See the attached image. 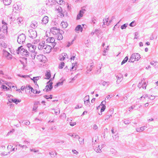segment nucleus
<instances>
[{
	"instance_id": "nucleus-1",
	"label": "nucleus",
	"mask_w": 158,
	"mask_h": 158,
	"mask_svg": "<svg viewBox=\"0 0 158 158\" xmlns=\"http://www.w3.org/2000/svg\"><path fill=\"white\" fill-rule=\"evenodd\" d=\"M26 35L23 33L18 35L17 41L19 44H23L25 42Z\"/></svg>"
},
{
	"instance_id": "nucleus-2",
	"label": "nucleus",
	"mask_w": 158,
	"mask_h": 158,
	"mask_svg": "<svg viewBox=\"0 0 158 158\" xmlns=\"http://www.w3.org/2000/svg\"><path fill=\"white\" fill-rule=\"evenodd\" d=\"M28 36L32 39L35 38L37 36V33L35 29H31L28 31Z\"/></svg>"
},
{
	"instance_id": "nucleus-3",
	"label": "nucleus",
	"mask_w": 158,
	"mask_h": 158,
	"mask_svg": "<svg viewBox=\"0 0 158 158\" xmlns=\"http://www.w3.org/2000/svg\"><path fill=\"white\" fill-rule=\"evenodd\" d=\"M36 58L40 62L43 63H45L47 60L46 56L42 54L37 55Z\"/></svg>"
},
{
	"instance_id": "nucleus-4",
	"label": "nucleus",
	"mask_w": 158,
	"mask_h": 158,
	"mask_svg": "<svg viewBox=\"0 0 158 158\" xmlns=\"http://www.w3.org/2000/svg\"><path fill=\"white\" fill-rule=\"evenodd\" d=\"M52 79H51L47 82L46 87L47 88L46 91H51L53 88V83L51 81Z\"/></svg>"
},
{
	"instance_id": "nucleus-5",
	"label": "nucleus",
	"mask_w": 158,
	"mask_h": 158,
	"mask_svg": "<svg viewBox=\"0 0 158 158\" xmlns=\"http://www.w3.org/2000/svg\"><path fill=\"white\" fill-rule=\"evenodd\" d=\"M27 47L28 48L29 51L31 52L34 51L36 49V46L32 45L31 43H28L26 45Z\"/></svg>"
},
{
	"instance_id": "nucleus-6",
	"label": "nucleus",
	"mask_w": 158,
	"mask_h": 158,
	"mask_svg": "<svg viewBox=\"0 0 158 158\" xmlns=\"http://www.w3.org/2000/svg\"><path fill=\"white\" fill-rule=\"evenodd\" d=\"M85 11V9H81L79 11L78 14H77L76 19L77 20L80 19L83 16V15L84 13V12Z\"/></svg>"
},
{
	"instance_id": "nucleus-7",
	"label": "nucleus",
	"mask_w": 158,
	"mask_h": 158,
	"mask_svg": "<svg viewBox=\"0 0 158 158\" xmlns=\"http://www.w3.org/2000/svg\"><path fill=\"white\" fill-rule=\"evenodd\" d=\"M20 54L23 56H25L26 57L29 56L30 55L29 52L26 49L23 48H22V51H21Z\"/></svg>"
},
{
	"instance_id": "nucleus-8",
	"label": "nucleus",
	"mask_w": 158,
	"mask_h": 158,
	"mask_svg": "<svg viewBox=\"0 0 158 158\" xmlns=\"http://www.w3.org/2000/svg\"><path fill=\"white\" fill-rule=\"evenodd\" d=\"M106 101L105 100L102 101L100 104L98 106L96 107L97 109H106Z\"/></svg>"
},
{
	"instance_id": "nucleus-9",
	"label": "nucleus",
	"mask_w": 158,
	"mask_h": 158,
	"mask_svg": "<svg viewBox=\"0 0 158 158\" xmlns=\"http://www.w3.org/2000/svg\"><path fill=\"white\" fill-rule=\"evenodd\" d=\"M48 18L47 16H45L41 20V23L43 25H46L48 22Z\"/></svg>"
},
{
	"instance_id": "nucleus-10",
	"label": "nucleus",
	"mask_w": 158,
	"mask_h": 158,
	"mask_svg": "<svg viewBox=\"0 0 158 158\" xmlns=\"http://www.w3.org/2000/svg\"><path fill=\"white\" fill-rule=\"evenodd\" d=\"M83 30V27L80 25H77L75 29V31L76 32L78 33L79 31H80L82 32Z\"/></svg>"
},
{
	"instance_id": "nucleus-11",
	"label": "nucleus",
	"mask_w": 158,
	"mask_h": 158,
	"mask_svg": "<svg viewBox=\"0 0 158 158\" xmlns=\"http://www.w3.org/2000/svg\"><path fill=\"white\" fill-rule=\"evenodd\" d=\"M9 101L10 102H14L16 104H17L18 102H21V100L18 99L17 98H10L9 100Z\"/></svg>"
},
{
	"instance_id": "nucleus-12",
	"label": "nucleus",
	"mask_w": 158,
	"mask_h": 158,
	"mask_svg": "<svg viewBox=\"0 0 158 158\" xmlns=\"http://www.w3.org/2000/svg\"><path fill=\"white\" fill-rule=\"evenodd\" d=\"M68 56L66 53H62L61 55H60L59 56V59L60 60H64L65 58L66 57H67V58H68Z\"/></svg>"
},
{
	"instance_id": "nucleus-13",
	"label": "nucleus",
	"mask_w": 158,
	"mask_h": 158,
	"mask_svg": "<svg viewBox=\"0 0 158 158\" xmlns=\"http://www.w3.org/2000/svg\"><path fill=\"white\" fill-rule=\"evenodd\" d=\"M38 26V23L36 21L34 20L31 22V27L33 29H35Z\"/></svg>"
},
{
	"instance_id": "nucleus-14",
	"label": "nucleus",
	"mask_w": 158,
	"mask_h": 158,
	"mask_svg": "<svg viewBox=\"0 0 158 158\" xmlns=\"http://www.w3.org/2000/svg\"><path fill=\"white\" fill-rule=\"evenodd\" d=\"M1 29H2L4 33L7 34L8 33V27L7 25L2 26Z\"/></svg>"
},
{
	"instance_id": "nucleus-15",
	"label": "nucleus",
	"mask_w": 158,
	"mask_h": 158,
	"mask_svg": "<svg viewBox=\"0 0 158 158\" xmlns=\"http://www.w3.org/2000/svg\"><path fill=\"white\" fill-rule=\"evenodd\" d=\"M45 76L46 77V78H45V79L48 80L50 79L51 77V74L50 70H48L46 71L45 74Z\"/></svg>"
},
{
	"instance_id": "nucleus-16",
	"label": "nucleus",
	"mask_w": 158,
	"mask_h": 158,
	"mask_svg": "<svg viewBox=\"0 0 158 158\" xmlns=\"http://www.w3.org/2000/svg\"><path fill=\"white\" fill-rule=\"evenodd\" d=\"M55 29V27H52L50 29V32L54 35H57L58 33V30H56L55 31H53V30Z\"/></svg>"
},
{
	"instance_id": "nucleus-17",
	"label": "nucleus",
	"mask_w": 158,
	"mask_h": 158,
	"mask_svg": "<svg viewBox=\"0 0 158 158\" xmlns=\"http://www.w3.org/2000/svg\"><path fill=\"white\" fill-rule=\"evenodd\" d=\"M116 77L117 78V83L118 84H119L123 79V75L121 74H120L119 76H116Z\"/></svg>"
},
{
	"instance_id": "nucleus-18",
	"label": "nucleus",
	"mask_w": 158,
	"mask_h": 158,
	"mask_svg": "<svg viewBox=\"0 0 158 158\" xmlns=\"http://www.w3.org/2000/svg\"><path fill=\"white\" fill-rule=\"evenodd\" d=\"M46 41L47 43H53L55 42V39L53 37H49L46 39Z\"/></svg>"
},
{
	"instance_id": "nucleus-19",
	"label": "nucleus",
	"mask_w": 158,
	"mask_h": 158,
	"mask_svg": "<svg viewBox=\"0 0 158 158\" xmlns=\"http://www.w3.org/2000/svg\"><path fill=\"white\" fill-rule=\"evenodd\" d=\"M45 42L44 41H42V42H40L38 46V48L40 50H41L43 49V46L44 44H45Z\"/></svg>"
},
{
	"instance_id": "nucleus-20",
	"label": "nucleus",
	"mask_w": 158,
	"mask_h": 158,
	"mask_svg": "<svg viewBox=\"0 0 158 158\" xmlns=\"http://www.w3.org/2000/svg\"><path fill=\"white\" fill-rule=\"evenodd\" d=\"M21 8L20 6H19L17 4H14L13 5V10H14V9L16 10H19L21 9Z\"/></svg>"
},
{
	"instance_id": "nucleus-21",
	"label": "nucleus",
	"mask_w": 158,
	"mask_h": 158,
	"mask_svg": "<svg viewBox=\"0 0 158 158\" xmlns=\"http://www.w3.org/2000/svg\"><path fill=\"white\" fill-rule=\"evenodd\" d=\"M94 66L93 65H91L90 67H87V71L86 72L87 73H89V72L91 71Z\"/></svg>"
},
{
	"instance_id": "nucleus-22",
	"label": "nucleus",
	"mask_w": 158,
	"mask_h": 158,
	"mask_svg": "<svg viewBox=\"0 0 158 158\" xmlns=\"http://www.w3.org/2000/svg\"><path fill=\"white\" fill-rule=\"evenodd\" d=\"M135 55V60L138 61L141 58L140 55L138 53H134Z\"/></svg>"
},
{
	"instance_id": "nucleus-23",
	"label": "nucleus",
	"mask_w": 158,
	"mask_h": 158,
	"mask_svg": "<svg viewBox=\"0 0 158 158\" xmlns=\"http://www.w3.org/2000/svg\"><path fill=\"white\" fill-rule=\"evenodd\" d=\"M3 1L5 5H8L10 4L11 0H3Z\"/></svg>"
},
{
	"instance_id": "nucleus-24",
	"label": "nucleus",
	"mask_w": 158,
	"mask_h": 158,
	"mask_svg": "<svg viewBox=\"0 0 158 158\" xmlns=\"http://www.w3.org/2000/svg\"><path fill=\"white\" fill-rule=\"evenodd\" d=\"M61 25L63 28H65L67 27L68 25L66 22H62L61 23Z\"/></svg>"
},
{
	"instance_id": "nucleus-25",
	"label": "nucleus",
	"mask_w": 158,
	"mask_h": 158,
	"mask_svg": "<svg viewBox=\"0 0 158 158\" xmlns=\"http://www.w3.org/2000/svg\"><path fill=\"white\" fill-rule=\"evenodd\" d=\"M31 92H32L34 94H39L40 92V91H37L36 89L34 90L33 88H32L31 90Z\"/></svg>"
},
{
	"instance_id": "nucleus-26",
	"label": "nucleus",
	"mask_w": 158,
	"mask_h": 158,
	"mask_svg": "<svg viewBox=\"0 0 158 158\" xmlns=\"http://www.w3.org/2000/svg\"><path fill=\"white\" fill-rule=\"evenodd\" d=\"M10 53L5 50L3 51V55L6 58L8 56Z\"/></svg>"
},
{
	"instance_id": "nucleus-27",
	"label": "nucleus",
	"mask_w": 158,
	"mask_h": 158,
	"mask_svg": "<svg viewBox=\"0 0 158 158\" xmlns=\"http://www.w3.org/2000/svg\"><path fill=\"white\" fill-rule=\"evenodd\" d=\"M128 60V57L127 56H126L125 57L123 60L122 61L121 64L122 65L123 64L125 63H126Z\"/></svg>"
},
{
	"instance_id": "nucleus-28",
	"label": "nucleus",
	"mask_w": 158,
	"mask_h": 158,
	"mask_svg": "<svg viewBox=\"0 0 158 158\" xmlns=\"http://www.w3.org/2000/svg\"><path fill=\"white\" fill-rule=\"evenodd\" d=\"M31 57L32 59H34L35 56L36 55V52H35V51H33V52H31Z\"/></svg>"
},
{
	"instance_id": "nucleus-29",
	"label": "nucleus",
	"mask_w": 158,
	"mask_h": 158,
	"mask_svg": "<svg viewBox=\"0 0 158 158\" xmlns=\"http://www.w3.org/2000/svg\"><path fill=\"white\" fill-rule=\"evenodd\" d=\"M150 64L152 65H154L155 68L157 67L156 65L158 67V62H155L154 61H152L150 62Z\"/></svg>"
},
{
	"instance_id": "nucleus-30",
	"label": "nucleus",
	"mask_w": 158,
	"mask_h": 158,
	"mask_svg": "<svg viewBox=\"0 0 158 158\" xmlns=\"http://www.w3.org/2000/svg\"><path fill=\"white\" fill-rule=\"evenodd\" d=\"M65 80V79L63 77H62L60 80V81L58 82V83H59V84L60 85H62L63 84L64 81Z\"/></svg>"
},
{
	"instance_id": "nucleus-31",
	"label": "nucleus",
	"mask_w": 158,
	"mask_h": 158,
	"mask_svg": "<svg viewBox=\"0 0 158 158\" xmlns=\"http://www.w3.org/2000/svg\"><path fill=\"white\" fill-rule=\"evenodd\" d=\"M40 77H33L32 80L33 81L34 83H37L36 81L39 79V78Z\"/></svg>"
},
{
	"instance_id": "nucleus-32",
	"label": "nucleus",
	"mask_w": 158,
	"mask_h": 158,
	"mask_svg": "<svg viewBox=\"0 0 158 158\" xmlns=\"http://www.w3.org/2000/svg\"><path fill=\"white\" fill-rule=\"evenodd\" d=\"M1 88L2 89H5L6 90H10L9 88H8L6 85H2Z\"/></svg>"
},
{
	"instance_id": "nucleus-33",
	"label": "nucleus",
	"mask_w": 158,
	"mask_h": 158,
	"mask_svg": "<svg viewBox=\"0 0 158 158\" xmlns=\"http://www.w3.org/2000/svg\"><path fill=\"white\" fill-rule=\"evenodd\" d=\"M23 47L22 46H21L18 47V49L16 50V52L17 54H19V53H20L21 51H22V47Z\"/></svg>"
},
{
	"instance_id": "nucleus-34",
	"label": "nucleus",
	"mask_w": 158,
	"mask_h": 158,
	"mask_svg": "<svg viewBox=\"0 0 158 158\" xmlns=\"http://www.w3.org/2000/svg\"><path fill=\"white\" fill-rule=\"evenodd\" d=\"M144 127H142L140 128H138L136 129V131L137 132L143 131L144 130Z\"/></svg>"
},
{
	"instance_id": "nucleus-35",
	"label": "nucleus",
	"mask_w": 158,
	"mask_h": 158,
	"mask_svg": "<svg viewBox=\"0 0 158 158\" xmlns=\"http://www.w3.org/2000/svg\"><path fill=\"white\" fill-rule=\"evenodd\" d=\"M68 135H69L70 136L73 137L74 138H75V137H76L77 136H78V139H80L79 136L78 135H76L75 133H73V134L72 135H71V133H69V134H68Z\"/></svg>"
},
{
	"instance_id": "nucleus-36",
	"label": "nucleus",
	"mask_w": 158,
	"mask_h": 158,
	"mask_svg": "<svg viewBox=\"0 0 158 158\" xmlns=\"http://www.w3.org/2000/svg\"><path fill=\"white\" fill-rule=\"evenodd\" d=\"M57 39L58 40H61L63 39V36L62 35L58 34H57Z\"/></svg>"
},
{
	"instance_id": "nucleus-37",
	"label": "nucleus",
	"mask_w": 158,
	"mask_h": 158,
	"mask_svg": "<svg viewBox=\"0 0 158 158\" xmlns=\"http://www.w3.org/2000/svg\"><path fill=\"white\" fill-rule=\"evenodd\" d=\"M94 150L97 152H100L101 151V148L100 147V146L99 145L98 146V147L97 148H96L94 149Z\"/></svg>"
},
{
	"instance_id": "nucleus-38",
	"label": "nucleus",
	"mask_w": 158,
	"mask_h": 158,
	"mask_svg": "<svg viewBox=\"0 0 158 158\" xmlns=\"http://www.w3.org/2000/svg\"><path fill=\"white\" fill-rule=\"evenodd\" d=\"M23 20V19L22 18H18L16 19V20L17 21V22L19 24V23L22 24V22Z\"/></svg>"
},
{
	"instance_id": "nucleus-39",
	"label": "nucleus",
	"mask_w": 158,
	"mask_h": 158,
	"mask_svg": "<svg viewBox=\"0 0 158 158\" xmlns=\"http://www.w3.org/2000/svg\"><path fill=\"white\" fill-rule=\"evenodd\" d=\"M92 23L93 24H96L97 22V18L95 17H94L92 19Z\"/></svg>"
},
{
	"instance_id": "nucleus-40",
	"label": "nucleus",
	"mask_w": 158,
	"mask_h": 158,
	"mask_svg": "<svg viewBox=\"0 0 158 158\" xmlns=\"http://www.w3.org/2000/svg\"><path fill=\"white\" fill-rule=\"evenodd\" d=\"M77 63L76 62V63H72V67L71 68V70H73L74 68H75V70H76V67H75L76 66Z\"/></svg>"
},
{
	"instance_id": "nucleus-41",
	"label": "nucleus",
	"mask_w": 158,
	"mask_h": 158,
	"mask_svg": "<svg viewBox=\"0 0 158 158\" xmlns=\"http://www.w3.org/2000/svg\"><path fill=\"white\" fill-rule=\"evenodd\" d=\"M122 121L126 124H128L130 123V121L129 120L126 119H123Z\"/></svg>"
},
{
	"instance_id": "nucleus-42",
	"label": "nucleus",
	"mask_w": 158,
	"mask_h": 158,
	"mask_svg": "<svg viewBox=\"0 0 158 158\" xmlns=\"http://www.w3.org/2000/svg\"><path fill=\"white\" fill-rule=\"evenodd\" d=\"M128 25V23H126L122 25L121 27V29H125L127 27V26Z\"/></svg>"
},
{
	"instance_id": "nucleus-43",
	"label": "nucleus",
	"mask_w": 158,
	"mask_h": 158,
	"mask_svg": "<svg viewBox=\"0 0 158 158\" xmlns=\"http://www.w3.org/2000/svg\"><path fill=\"white\" fill-rule=\"evenodd\" d=\"M64 64H65L64 62H61L59 66V68L60 69H62L63 67L64 66Z\"/></svg>"
},
{
	"instance_id": "nucleus-44",
	"label": "nucleus",
	"mask_w": 158,
	"mask_h": 158,
	"mask_svg": "<svg viewBox=\"0 0 158 158\" xmlns=\"http://www.w3.org/2000/svg\"><path fill=\"white\" fill-rule=\"evenodd\" d=\"M76 56V54L75 53H73L71 55V57L70 58L71 60H74Z\"/></svg>"
},
{
	"instance_id": "nucleus-45",
	"label": "nucleus",
	"mask_w": 158,
	"mask_h": 158,
	"mask_svg": "<svg viewBox=\"0 0 158 158\" xmlns=\"http://www.w3.org/2000/svg\"><path fill=\"white\" fill-rule=\"evenodd\" d=\"M108 18L109 17H107V18H106V19H103V21L104 25L106 23V24H107V23L108 22Z\"/></svg>"
},
{
	"instance_id": "nucleus-46",
	"label": "nucleus",
	"mask_w": 158,
	"mask_h": 158,
	"mask_svg": "<svg viewBox=\"0 0 158 158\" xmlns=\"http://www.w3.org/2000/svg\"><path fill=\"white\" fill-rule=\"evenodd\" d=\"M147 97L148 98H149V96L148 95H143L142 96H141L140 98V100H141L143 98L144 99H145Z\"/></svg>"
},
{
	"instance_id": "nucleus-47",
	"label": "nucleus",
	"mask_w": 158,
	"mask_h": 158,
	"mask_svg": "<svg viewBox=\"0 0 158 158\" xmlns=\"http://www.w3.org/2000/svg\"><path fill=\"white\" fill-rule=\"evenodd\" d=\"M12 55L10 53L6 58L8 60L11 59L12 58Z\"/></svg>"
},
{
	"instance_id": "nucleus-48",
	"label": "nucleus",
	"mask_w": 158,
	"mask_h": 158,
	"mask_svg": "<svg viewBox=\"0 0 158 158\" xmlns=\"http://www.w3.org/2000/svg\"><path fill=\"white\" fill-rule=\"evenodd\" d=\"M56 110H54L55 113L56 115L59 114L60 112V110L59 109H54Z\"/></svg>"
},
{
	"instance_id": "nucleus-49",
	"label": "nucleus",
	"mask_w": 158,
	"mask_h": 158,
	"mask_svg": "<svg viewBox=\"0 0 158 158\" xmlns=\"http://www.w3.org/2000/svg\"><path fill=\"white\" fill-rule=\"evenodd\" d=\"M141 86H142L143 89H146V83L145 82H143V83L142 85Z\"/></svg>"
},
{
	"instance_id": "nucleus-50",
	"label": "nucleus",
	"mask_w": 158,
	"mask_h": 158,
	"mask_svg": "<svg viewBox=\"0 0 158 158\" xmlns=\"http://www.w3.org/2000/svg\"><path fill=\"white\" fill-rule=\"evenodd\" d=\"M135 21H132L131 23H130L129 26L131 27H133L134 26H135V24H134L135 23Z\"/></svg>"
},
{
	"instance_id": "nucleus-51",
	"label": "nucleus",
	"mask_w": 158,
	"mask_h": 158,
	"mask_svg": "<svg viewBox=\"0 0 158 158\" xmlns=\"http://www.w3.org/2000/svg\"><path fill=\"white\" fill-rule=\"evenodd\" d=\"M32 88H33L32 87H31L30 86V85H27L26 86V88L27 89L30 90L31 91V89Z\"/></svg>"
},
{
	"instance_id": "nucleus-52",
	"label": "nucleus",
	"mask_w": 158,
	"mask_h": 158,
	"mask_svg": "<svg viewBox=\"0 0 158 158\" xmlns=\"http://www.w3.org/2000/svg\"><path fill=\"white\" fill-rule=\"evenodd\" d=\"M25 122L24 123V124L26 125H29L30 124V122L29 121L27 120H25L24 121Z\"/></svg>"
},
{
	"instance_id": "nucleus-53",
	"label": "nucleus",
	"mask_w": 158,
	"mask_h": 158,
	"mask_svg": "<svg viewBox=\"0 0 158 158\" xmlns=\"http://www.w3.org/2000/svg\"><path fill=\"white\" fill-rule=\"evenodd\" d=\"M18 146L22 148H25V149H26L27 148V147L26 145H22L20 144H19Z\"/></svg>"
},
{
	"instance_id": "nucleus-54",
	"label": "nucleus",
	"mask_w": 158,
	"mask_h": 158,
	"mask_svg": "<svg viewBox=\"0 0 158 158\" xmlns=\"http://www.w3.org/2000/svg\"><path fill=\"white\" fill-rule=\"evenodd\" d=\"M58 34H61V35H62L64 33V31L61 30H60V29H58Z\"/></svg>"
},
{
	"instance_id": "nucleus-55",
	"label": "nucleus",
	"mask_w": 158,
	"mask_h": 158,
	"mask_svg": "<svg viewBox=\"0 0 158 158\" xmlns=\"http://www.w3.org/2000/svg\"><path fill=\"white\" fill-rule=\"evenodd\" d=\"M89 95L86 96L84 98V101L89 100Z\"/></svg>"
},
{
	"instance_id": "nucleus-56",
	"label": "nucleus",
	"mask_w": 158,
	"mask_h": 158,
	"mask_svg": "<svg viewBox=\"0 0 158 158\" xmlns=\"http://www.w3.org/2000/svg\"><path fill=\"white\" fill-rule=\"evenodd\" d=\"M6 84L9 87L10 89H11V84L10 82H6Z\"/></svg>"
},
{
	"instance_id": "nucleus-57",
	"label": "nucleus",
	"mask_w": 158,
	"mask_h": 158,
	"mask_svg": "<svg viewBox=\"0 0 158 158\" xmlns=\"http://www.w3.org/2000/svg\"><path fill=\"white\" fill-rule=\"evenodd\" d=\"M84 101L85 104L86 105H89V104H90L89 100H87V101L85 100V101Z\"/></svg>"
},
{
	"instance_id": "nucleus-58",
	"label": "nucleus",
	"mask_w": 158,
	"mask_h": 158,
	"mask_svg": "<svg viewBox=\"0 0 158 158\" xmlns=\"http://www.w3.org/2000/svg\"><path fill=\"white\" fill-rule=\"evenodd\" d=\"M101 68H100L99 69H98L95 72V73L98 74L100 73L101 72Z\"/></svg>"
},
{
	"instance_id": "nucleus-59",
	"label": "nucleus",
	"mask_w": 158,
	"mask_h": 158,
	"mask_svg": "<svg viewBox=\"0 0 158 158\" xmlns=\"http://www.w3.org/2000/svg\"><path fill=\"white\" fill-rule=\"evenodd\" d=\"M2 24H3L2 26L7 25V24L6 22H5L3 20H2Z\"/></svg>"
},
{
	"instance_id": "nucleus-60",
	"label": "nucleus",
	"mask_w": 158,
	"mask_h": 158,
	"mask_svg": "<svg viewBox=\"0 0 158 158\" xmlns=\"http://www.w3.org/2000/svg\"><path fill=\"white\" fill-rule=\"evenodd\" d=\"M155 97L154 96H152V95L149 96L148 98L150 99L151 100H153L154 99Z\"/></svg>"
},
{
	"instance_id": "nucleus-61",
	"label": "nucleus",
	"mask_w": 158,
	"mask_h": 158,
	"mask_svg": "<svg viewBox=\"0 0 158 158\" xmlns=\"http://www.w3.org/2000/svg\"><path fill=\"white\" fill-rule=\"evenodd\" d=\"M69 124L71 126H73L76 124V122L74 123V122H70L69 123Z\"/></svg>"
},
{
	"instance_id": "nucleus-62",
	"label": "nucleus",
	"mask_w": 158,
	"mask_h": 158,
	"mask_svg": "<svg viewBox=\"0 0 158 158\" xmlns=\"http://www.w3.org/2000/svg\"><path fill=\"white\" fill-rule=\"evenodd\" d=\"M37 103L38 102H35V103L32 109H37Z\"/></svg>"
},
{
	"instance_id": "nucleus-63",
	"label": "nucleus",
	"mask_w": 158,
	"mask_h": 158,
	"mask_svg": "<svg viewBox=\"0 0 158 158\" xmlns=\"http://www.w3.org/2000/svg\"><path fill=\"white\" fill-rule=\"evenodd\" d=\"M130 58H131V59H132L135 60V53L132 54Z\"/></svg>"
},
{
	"instance_id": "nucleus-64",
	"label": "nucleus",
	"mask_w": 158,
	"mask_h": 158,
	"mask_svg": "<svg viewBox=\"0 0 158 158\" xmlns=\"http://www.w3.org/2000/svg\"><path fill=\"white\" fill-rule=\"evenodd\" d=\"M50 155L52 157L54 156V152L52 151L51 152H50Z\"/></svg>"
}]
</instances>
